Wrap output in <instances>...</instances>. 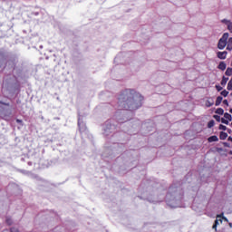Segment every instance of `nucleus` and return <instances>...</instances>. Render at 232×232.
I'll return each instance as SVG.
<instances>
[{
    "instance_id": "1",
    "label": "nucleus",
    "mask_w": 232,
    "mask_h": 232,
    "mask_svg": "<svg viewBox=\"0 0 232 232\" xmlns=\"http://www.w3.org/2000/svg\"><path fill=\"white\" fill-rule=\"evenodd\" d=\"M143 101L144 97L140 92L133 89H127L120 94L118 104L123 110L133 111L142 107Z\"/></svg>"
},
{
    "instance_id": "2",
    "label": "nucleus",
    "mask_w": 232,
    "mask_h": 232,
    "mask_svg": "<svg viewBox=\"0 0 232 232\" xmlns=\"http://www.w3.org/2000/svg\"><path fill=\"white\" fill-rule=\"evenodd\" d=\"M227 39H229V33H224L218 43V50H224L227 44Z\"/></svg>"
},
{
    "instance_id": "3",
    "label": "nucleus",
    "mask_w": 232,
    "mask_h": 232,
    "mask_svg": "<svg viewBox=\"0 0 232 232\" xmlns=\"http://www.w3.org/2000/svg\"><path fill=\"white\" fill-rule=\"evenodd\" d=\"M169 198H171V194H168L166 197L168 206L170 208H180V206L177 205V199H175V198H172L171 199Z\"/></svg>"
},
{
    "instance_id": "4",
    "label": "nucleus",
    "mask_w": 232,
    "mask_h": 232,
    "mask_svg": "<svg viewBox=\"0 0 232 232\" xmlns=\"http://www.w3.org/2000/svg\"><path fill=\"white\" fill-rule=\"evenodd\" d=\"M217 57L218 59L224 60V59H226L227 57V52H226V51L218 52L217 53Z\"/></svg>"
},
{
    "instance_id": "5",
    "label": "nucleus",
    "mask_w": 232,
    "mask_h": 232,
    "mask_svg": "<svg viewBox=\"0 0 232 232\" xmlns=\"http://www.w3.org/2000/svg\"><path fill=\"white\" fill-rule=\"evenodd\" d=\"M78 126L80 131H86V125L81 121V118L78 119Z\"/></svg>"
},
{
    "instance_id": "6",
    "label": "nucleus",
    "mask_w": 232,
    "mask_h": 232,
    "mask_svg": "<svg viewBox=\"0 0 232 232\" xmlns=\"http://www.w3.org/2000/svg\"><path fill=\"white\" fill-rule=\"evenodd\" d=\"M213 104H215V101L213 99H211V98L207 100L206 102H205V106L207 108H211V106H213Z\"/></svg>"
},
{
    "instance_id": "7",
    "label": "nucleus",
    "mask_w": 232,
    "mask_h": 232,
    "mask_svg": "<svg viewBox=\"0 0 232 232\" xmlns=\"http://www.w3.org/2000/svg\"><path fill=\"white\" fill-rule=\"evenodd\" d=\"M227 50H228V52L232 50V37L227 40Z\"/></svg>"
},
{
    "instance_id": "8",
    "label": "nucleus",
    "mask_w": 232,
    "mask_h": 232,
    "mask_svg": "<svg viewBox=\"0 0 232 232\" xmlns=\"http://www.w3.org/2000/svg\"><path fill=\"white\" fill-rule=\"evenodd\" d=\"M218 222H222V216L217 217V219L215 220V224L212 227L213 229H217V226H218Z\"/></svg>"
},
{
    "instance_id": "9",
    "label": "nucleus",
    "mask_w": 232,
    "mask_h": 232,
    "mask_svg": "<svg viewBox=\"0 0 232 232\" xmlns=\"http://www.w3.org/2000/svg\"><path fill=\"white\" fill-rule=\"evenodd\" d=\"M221 23H223V24H226L227 28L228 29L229 26L231 25V20H227V19H223L221 20Z\"/></svg>"
},
{
    "instance_id": "10",
    "label": "nucleus",
    "mask_w": 232,
    "mask_h": 232,
    "mask_svg": "<svg viewBox=\"0 0 232 232\" xmlns=\"http://www.w3.org/2000/svg\"><path fill=\"white\" fill-rule=\"evenodd\" d=\"M208 142H218V137L211 136L208 139Z\"/></svg>"
},
{
    "instance_id": "11",
    "label": "nucleus",
    "mask_w": 232,
    "mask_h": 232,
    "mask_svg": "<svg viewBox=\"0 0 232 232\" xmlns=\"http://www.w3.org/2000/svg\"><path fill=\"white\" fill-rule=\"evenodd\" d=\"M226 68H227L226 63L220 62L218 64V69L222 70V72H224V70H226Z\"/></svg>"
},
{
    "instance_id": "12",
    "label": "nucleus",
    "mask_w": 232,
    "mask_h": 232,
    "mask_svg": "<svg viewBox=\"0 0 232 232\" xmlns=\"http://www.w3.org/2000/svg\"><path fill=\"white\" fill-rule=\"evenodd\" d=\"M223 101L222 96H218L216 100V106H220L221 102Z\"/></svg>"
},
{
    "instance_id": "13",
    "label": "nucleus",
    "mask_w": 232,
    "mask_h": 232,
    "mask_svg": "<svg viewBox=\"0 0 232 232\" xmlns=\"http://www.w3.org/2000/svg\"><path fill=\"white\" fill-rule=\"evenodd\" d=\"M224 119H226L227 121H230L231 119H232L231 114L226 112V113L224 114Z\"/></svg>"
},
{
    "instance_id": "14",
    "label": "nucleus",
    "mask_w": 232,
    "mask_h": 232,
    "mask_svg": "<svg viewBox=\"0 0 232 232\" xmlns=\"http://www.w3.org/2000/svg\"><path fill=\"white\" fill-rule=\"evenodd\" d=\"M225 73L228 77H231V75H232V68H227Z\"/></svg>"
},
{
    "instance_id": "15",
    "label": "nucleus",
    "mask_w": 232,
    "mask_h": 232,
    "mask_svg": "<svg viewBox=\"0 0 232 232\" xmlns=\"http://www.w3.org/2000/svg\"><path fill=\"white\" fill-rule=\"evenodd\" d=\"M220 139H221V140H224L225 139H227V133L221 132L220 133Z\"/></svg>"
},
{
    "instance_id": "16",
    "label": "nucleus",
    "mask_w": 232,
    "mask_h": 232,
    "mask_svg": "<svg viewBox=\"0 0 232 232\" xmlns=\"http://www.w3.org/2000/svg\"><path fill=\"white\" fill-rule=\"evenodd\" d=\"M227 88L228 91H231V90H232V78H231L230 81L228 82Z\"/></svg>"
},
{
    "instance_id": "17",
    "label": "nucleus",
    "mask_w": 232,
    "mask_h": 232,
    "mask_svg": "<svg viewBox=\"0 0 232 232\" xmlns=\"http://www.w3.org/2000/svg\"><path fill=\"white\" fill-rule=\"evenodd\" d=\"M221 95H222L223 97H227V95H229V92L224 90V91L221 92Z\"/></svg>"
},
{
    "instance_id": "18",
    "label": "nucleus",
    "mask_w": 232,
    "mask_h": 232,
    "mask_svg": "<svg viewBox=\"0 0 232 232\" xmlns=\"http://www.w3.org/2000/svg\"><path fill=\"white\" fill-rule=\"evenodd\" d=\"M213 126H215V121H210L208 123V128H213Z\"/></svg>"
},
{
    "instance_id": "19",
    "label": "nucleus",
    "mask_w": 232,
    "mask_h": 232,
    "mask_svg": "<svg viewBox=\"0 0 232 232\" xmlns=\"http://www.w3.org/2000/svg\"><path fill=\"white\" fill-rule=\"evenodd\" d=\"M221 122L223 124H229V120H226L225 118H222Z\"/></svg>"
},
{
    "instance_id": "20",
    "label": "nucleus",
    "mask_w": 232,
    "mask_h": 232,
    "mask_svg": "<svg viewBox=\"0 0 232 232\" xmlns=\"http://www.w3.org/2000/svg\"><path fill=\"white\" fill-rule=\"evenodd\" d=\"M217 113H218L219 115H222V114H224V110L219 108V109H218Z\"/></svg>"
},
{
    "instance_id": "21",
    "label": "nucleus",
    "mask_w": 232,
    "mask_h": 232,
    "mask_svg": "<svg viewBox=\"0 0 232 232\" xmlns=\"http://www.w3.org/2000/svg\"><path fill=\"white\" fill-rule=\"evenodd\" d=\"M219 130L226 131V130H227V127H226L225 125H219Z\"/></svg>"
},
{
    "instance_id": "22",
    "label": "nucleus",
    "mask_w": 232,
    "mask_h": 232,
    "mask_svg": "<svg viewBox=\"0 0 232 232\" xmlns=\"http://www.w3.org/2000/svg\"><path fill=\"white\" fill-rule=\"evenodd\" d=\"M111 130V125H110V128L104 129V134L108 135V131Z\"/></svg>"
},
{
    "instance_id": "23",
    "label": "nucleus",
    "mask_w": 232,
    "mask_h": 232,
    "mask_svg": "<svg viewBox=\"0 0 232 232\" xmlns=\"http://www.w3.org/2000/svg\"><path fill=\"white\" fill-rule=\"evenodd\" d=\"M5 222L8 226H12V219L6 218Z\"/></svg>"
},
{
    "instance_id": "24",
    "label": "nucleus",
    "mask_w": 232,
    "mask_h": 232,
    "mask_svg": "<svg viewBox=\"0 0 232 232\" xmlns=\"http://www.w3.org/2000/svg\"><path fill=\"white\" fill-rule=\"evenodd\" d=\"M227 30H228V32H230V34H232V22H231L230 25H228Z\"/></svg>"
},
{
    "instance_id": "25",
    "label": "nucleus",
    "mask_w": 232,
    "mask_h": 232,
    "mask_svg": "<svg viewBox=\"0 0 232 232\" xmlns=\"http://www.w3.org/2000/svg\"><path fill=\"white\" fill-rule=\"evenodd\" d=\"M223 104H224L225 106H229V102H227V100H224V101H223Z\"/></svg>"
},
{
    "instance_id": "26",
    "label": "nucleus",
    "mask_w": 232,
    "mask_h": 232,
    "mask_svg": "<svg viewBox=\"0 0 232 232\" xmlns=\"http://www.w3.org/2000/svg\"><path fill=\"white\" fill-rule=\"evenodd\" d=\"M2 119H5V121H10V116H2Z\"/></svg>"
},
{
    "instance_id": "27",
    "label": "nucleus",
    "mask_w": 232,
    "mask_h": 232,
    "mask_svg": "<svg viewBox=\"0 0 232 232\" xmlns=\"http://www.w3.org/2000/svg\"><path fill=\"white\" fill-rule=\"evenodd\" d=\"M11 232H19V229L15 228V227H12L11 228Z\"/></svg>"
},
{
    "instance_id": "28",
    "label": "nucleus",
    "mask_w": 232,
    "mask_h": 232,
    "mask_svg": "<svg viewBox=\"0 0 232 232\" xmlns=\"http://www.w3.org/2000/svg\"><path fill=\"white\" fill-rule=\"evenodd\" d=\"M16 122H17L18 124H23V121H22V120H16Z\"/></svg>"
},
{
    "instance_id": "29",
    "label": "nucleus",
    "mask_w": 232,
    "mask_h": 232,
    "mask_svg": "<svg viewBox=\"0 0 232 232\" xmlns=\"http://www.w3.org/2000/svg\"><path fill=\"white\" fill-rule=\"evenodd\" d=\"M223 219H224V220H226V222H227V218H223Z\"/></svg>"
}]
</instances>
